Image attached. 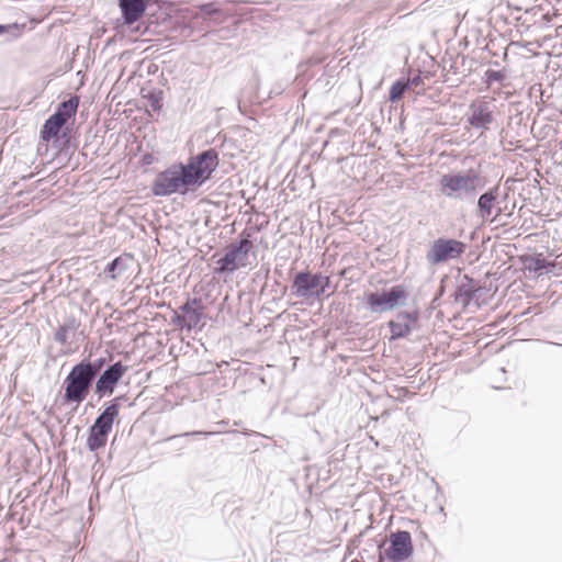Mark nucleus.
<instances>
[{"label": "nucleus", "instance_id": "26", "mask_svg": "<svg viewBox=\"0 0 562 562\" xmlns=\"http://www.w3.org/2000/svg\"><path fill=\"white\" fill-rule=\"evenodd\" d=\"M405 82L409 83V88L411 87L416 88L423 82V80H422L420 75H416L413 78H408L407 80H405Z\"/></svg>", "mask_w": 562, "mask_h": 562}, {"label": "nucleus", "instance_id": "8", "mask_svg": "<svg viewBox=\"0 0 562 562\" xmlns=\"http://www.w3.org/2000/svg\"><path fill=\"white\" fill-rule=\"evenodd\" d=\"M407 293L403 285H394L390 290L370 292L366 296V304L372 313H384L404 305Z\"/></svg>", "mask_w": 562, "mask_h": 562}, {"label": "nucleus", "instance_id": "18", "mask_svg": "<svg viewBox=\"0 0 562 562\" xmlns=\"http://www.w3.org/2000/svg\"><path fill=\"white\" fill-rule=\"evenodd\" d=\"M79 105V97L74 95L69 99L60 102L53 114L54 116H58L59 121H63L64 124L68 122V120L75 116L77 109Z\"/></svg>", "mask_w": 562, "mask_h": 562}, {"label": "nucleus", "instance_id": "16", "mask_svg": "<svg viewBox=\"0 0 562 562\" xmlns=\"http://www.w3.org/2000/svg\"><path fill=\"white\" fill-rule=\"evenodd\" d=\"M499 196V187L494 186L490 188L486 192L481 194L477 200V210L479 215L485 220L492 215L493 209L495 206L496 200Z\"/></svg>", "mask_w": 562, "mask_h": 562}, {"label": "nucleus", "instance_id": "22", "mask_svg": "<svg viewBox=\"0 0 562 562\" xmlns=\"http://www.w3.org/2000/svg\"><path fill=\"white\" fill-rule=\"evenodd\" d=\"M105 358H97L92 361L81 360L78 363L95 380L98 375L102 373L101 370L105 366Z\"/></svg>", "mask_w": 562, "mask_h": 562}, {"label": "nucleus", "instance_id": "30", "mask_svg": "<svg viewBox=\"0 0 562 562\" xmlns=\"http://www.w3.org/2000/svg\"><path fill=\"white\" fill-rule=\"evenodd\" d=\"M0 562H4V561H0Z\"/></svg>", "mask_w": 562, "mask_h": 562}, {"label": "nucleus", "instance_id": "11", "mask_svg": "<svg viewBox=\"0 0 562 562\" xmlns=\"http://www.w3.org/2000/svg\"><path fill=\"white\" fill-rule=\"evenodd\" d=\"M203 306L200 299H188L171 317V322L180 327L191 330L196 328L203 316Z\"/></svg>", "mask_w": 562, "mask_h": 562}, {"label": "nucleus", "instance_id": "12", "mask_svg": "<svg viewBox=\"0 0 562 562\" xmlns=\"http://www.w3.org/2000/svg\"><path fill=\"white\" fill-rule=\"evenodd\" d=\"M412 536L406 530L391 533L390 547L384 550V555L392 562H403L413 554Z\"/></svg>", "mask_w": 562, "mask_h": 562}, {"label": "nucleus", "instance_id": "14", "mask_svg": "<svg viewBox=\"0 0 562 562\" xmlns=\"http://www.w3.org/2000/svg\"><path fill=\"white\" fill-rule=\"evenodd\" d=\"M418 321L417 312H400L394 321L389 322L391 339L407 337L412 331V324Z\"/></svg>", "mask_w": 562, "mask_h": 562}, {"label": "nucleus", "instance_id": "1", "mask_svg": "<svg viewBox=\"0 0 562 562\" xmlns=\"http://www.w3.org/2000/svg\"><path fill=\"white\" fill-rule=\"evenodd\" d=\"M484 184L483 177L474 169L447 173L440 180L442 193L450 199L459 200H473Z\"/></svg>", "mask_w": 562, "mask_h": 562}, {"label": "nucleus", "instance_id": "2", "mask_svg": "<svg viewBox=\"0 0 562 562\" xmlns=\"http://www.w3.org/2000/svg\"><path fill=\"white\" fill-rule=\"evenodd\" d=\"M122 400L123 396H117L106 403L103 411L89 427L87 438V448L89 451L95 452L106 445L113 424L119 416Z\"/></svg>", "mask_w": 562, "mask_h": 562}, {"label": "nucleus", "instance_id": "4", "mask_svg": "<svg viewBox=\"0 0 562 562\" xmlns=\"http://www.w3.org/2000/svg\"><path fill=\"white\" fill-rule=\"evenodd\" d=\"M94 381L79 363H76L64 380V403L81 404L89 395Z\"/></svg>", "mask_w": 562, "mask_h": 562}, {"label": "nucleus", "instance_id": "23", "mask_svg": "<svg viewBox=\"0 0 562 562\" xmlns=\"http://www.w3.org/2000/svg\"><path fill=\"white\" fill-rule=\"evenodd\" d=\"M409 89V83L405 82L403 79L396 80L389 90V100L391 102L398 101L404 93Z\"/></svg>", "mask_w": 562, "mask_h": 562}, {"label": "nucleus", "instance_id": "17", "mask_svg": "<svg viewBox=\"0 0 562 562\" xmlns=\"http://www.w3.org/2000/svg\"><path fill=\"white\" fill-rule=\"evenodd\" d=\"M479 286L474 280L468 276H463L457 289V300H461L464 305H468L476 295Z\"/></svg>", "mask_w": 562, "mask_h": 562}, {"label": "nucleus", "instance_id": "3", "mask_svg": "<svg viewBox=\"0 0 562 562\" xmlns=\"http://www.w3.org/2000/svg\"><path fill=\"white\" fill-rule=\"evenodd\" d=\"M195 188L183 164L172 165L159 172L151 186V192L156 196H167L173 193L184 194L189 189Z\"/></svg>", "mask_w": 562, "mask_h": 562}, {"label": "nucleus", "instance_id": "13", "mask_svg": "<svg viewBox=\"0 0 562 562\" xmlns=\"http://www.w3.org/2000/svg\"><path fill=\"white\" fill-rule=\"evenodd\" d=\"M469 124L477 130H486L492 124L493 111L491 110V103L482 101L479 103H472L469 108Z\"/></svg>", "mask_w": 562, "mask_h": 562}, {"label": "nucleus", "instance_id": "28", "mask_svg": "<svg viewBox=\"0 0 562 562\" xmlns=\"http://www.w3.org/2000/svg\"><path fill=\"white\" fill-rule=\"evenodd\" d=\"M544 268V261L543 260H536L535 270H541Z\"/></svg>", "mask_w": 562, "mask_h": 562}, {"label": "nucleus", "instance_id": "25", "mask_svg": "<svg viewBox=\"0 0 562 562\" xmlns=\"http://www.w3.org/2000/svg\"><path fill=\"white\" fill-rule=\"evenodd\" d=\"M120 265H121V258H115L106 265L104 272L114 277L113 273L116 271V269Z\"/></svg>", "mask_w": 562, "mask_h": 562}, {"label": "nucleus", "instance_id": "19", "mask_svg": "<svg viewBox=\"0 0 562 562\" xmlns=\"http://www.w3.org/2000/svg\"><path fill=\"white\" fill-rule=\"evenodd\" d=\"M65 124L63 121L58 120V116H54L53 114L45 121L42 130H41V138L45 142H49L50 139L57 137L59 131Z\"/></svg>", "mask_w": 562, "mask_h": 562}, {"label": "nucleus", "instance_id": "21", "mask_svg": "<svg viewBox=\"0 0 562 562\" xmlns=\"http://www.w3.org/2000/svg\"><path fill=\"white\" fill-rule=\"evenodd\" d=\"M199 10L202 14L210 16L218 24L224 22L226 18L224 12L214 2L200 4Z\"/></svg>", "mask_w": 562, "mask_h": 562}, {"label": "nucleus", "instance_id": "6", "mask_svg": "<svg viewBox=\"0 0 562 562\" xmlns=\"http://www.w3.org/2000/svg\"><path fill=\"white\" fill-rule=\"evenodd\" d=\"M183 167L195 188L200 187L211 178L218 167V153L214 148L203 150L190 157L188 162L183 164Z\"/></svg>", "mask_w": 562, "mask_h": 562}, {"label": "nucleus", "instance_id": "29", "mask_svg": "<svg viewBox=\"0 0 562 562\" xmlns=\"http://www.w3.org/2000/svg\"><path fill=\"white\" fill-rule=\"evenodd\" d=\"M7 27L2 24H0V34H3L5 32Z\"/></svg>", "mask_w": 562, "mask_h": 562}, {"label": "nucleus", "instance_id": "27", "mask_svg": "<svg viewBox=\"0 0 562 562\" xmlns=\"http://www.w3.org/2000/svg\"><path fill=\"white\" fill-rule=\"evenodd\" d=\"M213 432H202V431H191V432H186L183 434V436H200V435H212Z\"/></svg>", "mask_w": 562, "mask_h": 562}, {"label": "nucleus", "instance_id": "15", "mask_svg": "<svg viewBox=\"0 0 562 562\" xmlns=\"http://www.w3.org/2000/svg\"><path fill=\"white\" fill-rule=\"evenodd\" d=\"M149 0H119L124 24L133 25L146 12Z\"/></svg>", "mask_w": 562, "mask_h": 562}, {"label": "nucleus", "instance_id": "10", "mask_svg": "<svg viewBox=\"0 0 562 562\" xmlns=\"http://www.w3.org/2000/svg\"><path fill=\"white\" fill-rule=\"evenodd\" d=\"M127 366L122 361L114 362L95 379L94 393L102 398L114 393L116 385L127 372Z\"/></svg>", "mask_w": 562, "mask_h": 562}, {"label": "nucleus", "instance_id": "7", "mask_svg": "<svg viewBox=\"0 0 562 562\" xmlns=\"http://www.w3.org/2000/svg\"><path fill=\"white\" fill-rule=\"evenodd\" d=\"M329 278L321 273H312L307 270L295 273L292 281V294L295 297L311 299L319 297L328 285Z\"/></svg>", "mask_w": 562, "mask_h": 562}, {"label": "nucleus", "instance_id": "5", "mask_svg": "<svg viewBox=\"0 0 562 562\" xmlns=\"http://www.w3.org/2000/svg\"><path fill=\"white\" fill-rule=\"evenodd\" d=\"M252 249V241L248 238H241L238 241L229 244L225 248L223 257L216 260L214 274H232L237 269L247 265V257Z\"/></svg>", "mask_w": 562, "mask_h": 562}, {"label": "nucleus", "instance_id": "9", "mask_svg": "<svg viewBox=\"0 0 562 562\" xmlns=\"http://www.w3.org/2000/svg\"><path fill=\"white\" fill-rule=\"evenodd\" d=\"M465 244L451 238L436 239L426 254L430 265H438L450 259L459 258L465 251Z\"/></svg>", "mask_w": 562, "mask_h": 562}, {"label": "nucleus", "instance_id": "24", "mask_svg": "<svg viewBox=\"0 0 562 562\" xmlns=\"http://www.w3.org/2000/svg\"><path fill=\"white\" fill-rule=\"evenodd\" d=\"M485 82L491 86L493 82H503L506 78L504 71L487 69L485 71Z\"/></svg>", "mask_w": 562, "mask_h": 562}, {"label": "nucleus", "instance_id": "20", "mask_svg": "<svg viewBox=\"0 0 562 562\" xmlns=\"http://www.w3.org/2000/svg\"><path fill=\"white\" fill-rule=\"evenodd\" d=\"M78 323L74 317H69L55 333V340L61 345L68 344L69 334H75Z\"/></svg>", "mask_w": 562, "mask_h": 562}]
</instances>
